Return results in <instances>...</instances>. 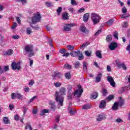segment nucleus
I'll list each match as a JSON object with an SVG mask.
<instances>
[{
	"label": "nucleus",
	"mask_w": 130,
	"mask_h": 130,
	"mask_svg": "<svg viewBox=\"0 0 130 130\" xmlns=\"http://www.w3.org/2000/svg\"><path fill=\"white\" fill-rule=\"evenodd\" d=\"M64 95H67V91H66V88L60 87L59 92L56 91L55 92V100L58 103L60 106H63V100H64V97L62 96Z\"/></svg>",
	"instance_id": "1"
},
{
	"label": "nucleus",
	"mask_w": 130,
	"mask_h": 130,
	"mask_svg": "<svg viewBox=\"0 0 130 130\" xmlns=\"http://www.w3.org/2000/svg\"><path fill=\"white\" fill-rule=\"evenodd\" d=\"M77 87L78 89L75 90L73 93V96L76 97V98H80L82 96V94H83V92H84V89L82 88V86L81 84L78 85Z\"/></svg>",
	"instance_id": "2"
},
{
	"label": "nucleus",
	"mask_w": 130,
	"mask_h": 130,
	"mask_svg": "<svg viewBox=\"0 0 130 130\" xmlns=\"http://www.w3.org/2000/svg\"><path fill=\"white\" fill-rule=\"evenodd\" d=\"M91 19L93 22V25H97V24L99 23L100 20H101L100 16L96 13H91Z\"/></svg>",
	"instance_id": "3"
},
{
	"label": "nucleus",
	"mask_w": 130,
	"mask_h": 130,
	"mask_svg": "<svg viewBox=\"0 0 130 130\" xmlns=\"http://www.w3.org/2000/svg\"><path fill=\"white\" fill-rule=\"evenodd\" d=\"M41 21V16H40V13L37 12V14H34L33 17H31V22L30 24L36 25L37 22H40Z\"/></svg>",
	"instance_id": "4"
},
{
	"label": "nucleus",
	"mask_w": 130,
	"mask_h": 130,
	"mask_svg": "<svg viewBox=\"0 0 130 130\" xmlns=\"http://www.w3.org/2000/svg\"><path fill=\"white\" fill-rule=\"evenodd\" d=\"M24 51H25L26 53H29V57H32L34 55V52H33V45H27L25 46Z\"/></svg>",
	"instance_id": "5"
},
{
	"label": "nucleus",
	"mask_w": 130,
	"mask_h": 130,
	"mask_svg": "<svg viewBox=\"0 0 130 130\" xmlns=\"http://www.w3.org/2000/svg\"><path fill=\"white\" fill-rule=\"evenodd\" d=\"M23 95L21 94L20 93H12L11 94V98L12 99H19V100H23Z\"/></svg>",
	"instance_id": "6"
},
{
	"label": "nucleus",
	"mask_w": 130,
	"mask_h": 130,
	"mask_svg": "<svg viewBox=\"0 0 130 130\" xmlns=\"http://www.w3.org/2000/svg\"><path fill=\"white\" fill-rule=\"evenodd\" d=\"M11 68L13 71H16V70L20 71V70H21V66H20L19 62H13L11 64Z\"/></svg>",
	"instance_id": "7"
},
{
	"label": "nucleus",
	"mask_w": 130,
	"mask_h": 130,
	"mask_svg": "<svg viewBox=\"0 0 130 130\" xmlns=\"http://www.w3.org/2000/svg\"><path fill=\"white\" fill-rule=\"evenodd\" d=\"M74 26H75V24L74 23L66 24L63 26V31H64L65 32H69V31H71L72 27H74Z\"/></svg>",
	"instance_id": "8"
},
{
	"label": "nucleus",
	"mask_w": 130,
	"mask_h": 130,
	"mask_svg": "<svg viewBox=\"0 0 130 130\" xmlns=\"http://www.w3.org/2000/svg\"><path fill=\"white\" fill-rule=\"evenodd\" d=\"M79 30L80 31V32H82V33H85V34H89L90 32L89 29H88L87 27H86V26H85V25H82L80 27Z\"/></svg>",
	"instance_id": "9"
},
{
	"label": "nucleus",
	"mask_w": 130,
	"mask_h": 130,
	"mask_svg": "<svg viewBox=\"0 0 130 130\" xmlns=\"http://www.w3.org/2000/svg\"><path fill=\"white\" fill-rule=\"evenodd\" d=\"M108 82H110V84L112 87H115V82H114V79L111 76H108L107 77Z\"/></svg>",
	"instance_id": "10"
},
{
	"label": "nucleus",
	"mask_w": 130,
	"mask_h": 130,
	"mask_svg": "<svg viewBox=\"0 0 130 130\" xmlns=\"http://www.w3.org/2000/svg\"><path fill=\"white\" fill-rule=\"evenodd\" d=\"M118 45L116 42H111L109 45V49L110 50H114L116 47H117Z\"/></svg>",
	"instance_id": "11"
},
{
	"label": "nucleus",
	"mask_w": 130,
	"mask_h": 130,
	"mask_svg": "<svg viewBox=\"0 0 130 130\" xmlns=\"http://www.w3.org/2000/svg\"><path fill=\"white\" fill-rule=\"evenodd\" d=\"M59 52L61 54H63L62 55L63 57H64V56H66V57L70 56V53L69 52L66 53L67 52V49H60L59 50Z\"/></svg>",
	"instance_id": "12"
},
{
	"label": "nucleus",
	"mask_w": 130,
	"mask_h": 130,
	"mask_svg": "<svg viewBox=\"0 0 130 130\" xmlns=\"http://www.w3.org/2000/svg\"><path fill=\"white\" fill-rule=\"evenodd\" d=\"M52 77L53 78L54 80H55V78H58V79H60V78L62 77V74L58 72H55L52 75Z\"/></svg>",
	"instance_id": "13"
},
{
	"label": "nucleus",
	"mask_w": 130,
	"mask_h": 130,
	"mask_svg": "<svg viewBox=\"0 0 130 130\" xmlns=\"http://www.w3.org/2000/svg\"><path fill=\"white\" fill-rule=\"evenodd\" d=\"M80 53V50H77V51H72L70 52V55L72 57H77V56H79Z\"/></svg>",
	"instance_id": "14"
},
{
	"label": "nucleus",
	"mask_w": 130,
	"mask_h": 130,
	"mask_svg": "<svg viewBox=\"0 0 130 130\" xmlns=\"http://www.w3.org/2000/svg\"><path fill=\"white\" fill-rule=\"evenodd\" d=\"M116 66L118 67V69H121V68L123 69V70H126V66H125V64L124 63H121L120 62H116Z\"/></svg>",
	"instance_id": "15"
},
{
	"label": "nucleus",
	"mask_w": 130,
	"mask_h": 130,
	"mask_svg": "<svg viewBox=\"0 0 130 130\" xmlns=\"http://www.w3.org/2000/svg\"><path fill=\"white\" fill-rule=\"evenodd\" d=\"M104 119H106V117H105V115H98V118H96V121H102V120H104Z\"/></svg>",
	"instance_id": "16"
},
{
	"label": "nucleus",
	"mask_w": 130,
	"mask_h": 130,
	"mask_svg": "<svg viewBox=\"0 0 130 130\" xmlns=\"http://www.w3.org/2000/svg\"><path fill=\"white\" fill-rule=\"evenodd\" d=\"M106 107V101L105 100H102L100 103L99 108L103 109Z\"/></svg>",
	"instance_id": "17"
},
{
	"label": "nucleus",
	"mask_w": 130,
	"mask_h": 130,
	"mask_svg": "<svg viewBox=\"0 0 130 130\" xmlns=\"http://www.w3.org/2000/svg\"><path fill=\"white\" fill-rule=\"evenodd\" d=\"M89 17H90L89 13H86L83 15V20L85 23H87L88 22V20H89Z\"/></svg>",
	"instance_id": "18"
},
{
	"label": "nucleus",
	"mask_w": 130,
	"mask_h": 130,
	"mask_svg": "<svg viewBox=\"0 0 130 130\" xmlns=\"http://www.w3.org/2000/svg\"><path fill=\"white\" fill-rule=\"evenodd\" d=\"M49 112H50V110L49 109H44L41 112L40 115L41 116H43L45 113H49Z\"/></svg>",
	"instance_id": "19"
},
{
	"label": "nucleus",
	"mask_w": 130,
	"mask_h": 130,
	"mask_svg": "<svg viewBox=\"0 0 130 130\" xmlns=\"http://www.w3.org/2000/svg\"><path fill=\"white\" fill-rule=\"evenodd\" d=\"M102 77V73H99L95 78V82L98 83H99V82H101Z\"/></svg>",
	"instance_id": "20"
},
{
	"label": "nucleus",
	"mask_w": 130,
	"mask_h": 130,
	"mask_svg": "<svg viewBox=\"0 0 130 130\" xmlns=\"http://www.w3.org/2000/svg\"><path fill=\"white\" fill-rule=\"evenodd\" d=\"M62 18L63 20H69V13L64 12L62 14Z\"/></svg>",
	"instance_id": "21"
},
{
	"label": "nucleus",
	"mask_w": 130,
	"mask_h": 130,
	"mask_svg": "<svg viewBox=\"0 0 130 130\" xmlns=\"http://www.w3.org/2000/svg\"><path fill=\"white\" fill-rule=\"evenodd\" d=\"M73 66L75 69H80V67L81 66V62L79 61H77L73 64Z\"/></svg>",
	"instance_id": "22"
},
{
	"label": "nucleus",
	"mask_w": 130,
	"mask_h": 130,
	"mask_svg": "<svg viewBox=\"0 0 130 130\" xmlns=\"http://www.w3.org/2000/svg\"><path fill=\"white\" fill-rule=\"evenodd\" d=\"M112 99H114V95L113 94L110 95L108 97H107L105 99L106 101H108V102H109L112 100Z\"/></svg>",
	"instance_id": "23"
},
{
	"label": "nucleus",
	"mask_w": 130,
	"mask_h": 130,
	"mask_svg": "<svg viewBox=\"0 0 130 130\" xmlns=\"http://www.w3.org/2000/svg\"><path fill=\"white\" fill-rule=\"evenodd\" d=\"M102 51L100 50L96 51L95 52V55L97 57L101 59L102 58V54L101 53Z\"/></svg>",
	"instance_id": "24"
},
{
	"label": "nucleus",
	"mask_w": 130,
	"mask_h": 130,
	"mask_svg": "<svg viewBox=\"0 0 130 130\" xmlns=\"http://www.w3.org/2000/svg\"><path fill=\"white\" fill-rule=\"evenodd\" d=\"M13 53H14V51L12 49H9L6 52L5 55L10 56L12 55Z\"/></svg>",
	"instance_id": "25"
},
{
	"label": "nucleus",
	"mask_w": 130,
	"mask_h": 130,
	"mask_svg": "<svg viewBox=\"0 0 130 130\" xmlns=\"http://www.w3.org/2000/svg\"><path fill=\"white\" fill-rule=\"evenodd\" d=\"M3 121L5 124H9L10 123V120H9V117H3Z\"/></svg>",
	"instance_id": "26"
},
{
	"label": "nucleus",
	"mask_w": 130,
	"mask_h": 130,
	"mask_svg": "<svg viewBox=\"0 0 130 130\" xmlns=\"http://www.w3.org/2000/svg\"><path fill=\"white\" fill-rule=\"evenodd\" d=\"M111 35H109L106 37V42H109V43H110L111 41H112V38L111 37Z\"/></svg>",
	"instance_id": "27"
},
{
	"label": "nucleus",
	"mask_w": 130,
	"mask_h": 130,
	"mask_svg": "<svg viewBox=\"0 0 130 130\" xmlns=\"http://www.w3.org/2000/svg\"><path fill=\"white\" fill-rule=\"evenodd\" d=\"M68 93H72L73 91V86L71 85H68L67 86Z\"/></svg>",
	"instance_id": "28"
},
{
	"label": "nucleus",
	"mask_w": 130,
	"mask_h": 130,
	"mask_svg": "<svg viewBox=\"0 0 130 130\" xmlns=\"http://www.w3.org/2000/svg\"><path fill=\"white\" fill-rule=\"evenodd\" d=\"M118 104L117 103H115L112 106V108L113 110H117L118 109Z\"/></svg>",
	"instance_id": "29"
},
{
	"label": "nucleus",
	"mask_w": 130,
	"mask_h": 130,
	"mask_svg": "<svg viewBox=\"0 0 130 130\" xmlns=\"http://www.w3.org/2000/svg\"><path fill=\"white\" fill-rule=\"evenodd\" d=\"M91 108V105H90L89 104H87L86 105H84L83 107H82V109H90Z\"/></svg>",
	"instance_id": "30"
},
{
	"label": "nucleus",
	"mask_w": 130,
	"mask_h": 130,
	"mask_svg": "<svg viewBox=\"0 0 130 130\" xmlns=\"http://www.w3.org/2000/svg\"><path fill=\"white\" fill-rule=\"evenodd\" d=\"M91 97L93 99H96V98L98 97V92L96 91H94L91 94Z\"/></svg>",
	"instance_id": "31"
},
{
	"label": "nucleus",
	"mask_w": 130,
	"mask_h": 130,
	"mask_svg": "<svg viewBox=\"0 0 130 130\" xmlns=\"http://www.w3.org/2000/svg\"><path fill=\"white\" fill-rule=\"evenodd\" d=\"M65 78L67 79V80H71V78L72 77L71 76V73L68 72L64 74Z\"/></svg>",
	"instance_id": "32"
},
{
	"label": "nucleus",
	"mask_w": 130,
	"mask_h": 130,
	"mask_svg": "<svg viewBox=\"0 0 130 130\" xmlns=\"http://www.w3.org/2000/svg\"><path fill=\"white\" fill-rule=\"evenodd\" d=\"M62 11V8L61 7H59L56 10V12L58 16H60V14L61 13V11Z\"/></svg>",
	"instance_id": "33"
},
{
	"label": "nucleus",
	"mask_w": 130,
	"mask_h": 130,
	"mask_svg": "<svg viewBox=\"0 0 130 130\" xmlns=\"http://www.w3.org/2000/svg\"><path fill=\"white\" fill-rule=\"evenodd\" d=\"M32 23H30L29 25H30V26L31 27V28H32L34 29V30H39V29H40V27H39V26L38 25H36L35 26H33L32 25Z\"/></svg>",
	"instance_id": "34"
},
{
	"label": "nucleus",
	"mask_w": 130,
	"mask_h": 130,
	"mask_svg": "<svg viewBox=\"0 0 130 130\" xmlns=\"http://www.w3.org/2000/svg\"><path fill=\"white\" fill-rule=\"evenodd\" d=\"M130 15L129 14H123L121 16V19H126V18H129Z\"/></svg>",
	"instance_id": "35"
},
{
	"label": "nucleus",
	"mask_w": 130,
	"mask_h": 130,
	"mask_svg": "<svg viewBox=\"0 0 130 130\" xmlns=\"http://www.w3.org/2000/svg\"><path fill=\"white\" fill-rule=\"evenodd\" d=\"M25 129L32 130L33 128H32V126L29 123H27L25 125Z\"/></svg>",
	"instance_id": "36"
},
{
	"label": "nucleus",
	"mask_w": 130,
	"mask_h": 130,
	"mask_svg": "<svg viewBox=\"0 0 130 130\" xmlns=\"http://www.w3.org/2000/svg\"><path fill=\"white\" fill-rule=\"evenodd\" d=\"M117 103L120 107H121L124 104V100L119 101Z\"/></svg>",
	"instance_id": "37"
},
{
	"label": "nucleus",
	"mask_w": 130,
	"mask_h": 130,
	"mask_svg": "<svg viewBox=\"0 0 130 130\" xmlns=\"http://www.w3.org/2000/svg\"><path fill=\"white\" fill-rule=\"evenodd\" d=\"M87 67H88V63H87V62H83V71H86L88 70V68Z\"/></svg>",
	"instance_id": "38"
},
{
	"label": "nucleus",
	"mask_w": 130,
	"mask_h": 130,
	"mask_svg": "<svg viewBox=\"0 0 130 130\" xmlns=\"http://www.w3.org/2000/svg\"><path fill=\"white\" fill-rule=\"evenodd\" d=\"M63 68L64 69H67V70H72V66L66 63L64 65Z\"/></svg>",
	"instance_id": "39"
},
{
	"label": "nucleus",
	"mask_w": 130,
	"mask_h": 130,
	"mask_svg": "<svg viewBox=\"0 0 130 130\" xmlns=\"http://www.w3.org/2000/svg\"><path fill=\"white\" fill-rule=\"evenodd\" d=\"M112 24H113V19H111L109 20L107 22V24L108 25V26H111V25H112Z\"/></svg>",
	"instance_id": "40"
},
{
	"label": "nucleus",
	"mask_w": 130,
	"mask_h": 130,
	"mask_svg": "<svg viewBox=\"0 0 130 130\" xmlns=\"http://www.w3.org/2000/svg\"><path fill=\"white\" fill-rule=\"evenodd\" d=\"M84 53L85 54V55H86V56H91V54H92V51H85L84 52Z\"/></svg>",
	"instance_id": "41"
},
{
	"label": "nucleus",
	"mask_w": 130,
	"mask_h": 130,
	"mask_svg": "<svg viewBox=\"0 0 130 130\" xmlns=\"http://www.w3.org/2000/svg\"><path fill=\"white\" fill-rule=\"evenodd\" d=\"M72 92H68L67 93V99L68 100H72Z\"/></svg>",
	"instance_id": "42"
},
{
	"label": "nucleus",
	"mask_w": 130,
	"mask_h": 130,
	"mask_svg": "<svg viewBox=\"0 0 130 130\" xmlns=\"http://www.w3.org/2000/svg\"><path fill=\"white\" fill-rule=\"evenodd\" d=\"M31 33H32V29H31L30 27H27L26 28V34L30 35Z\"/></svg>",
	"instance_id": "43"
},
{
	"label": "nucleus",
	"mask_w": 130,
	"mask_h": 130,
	"mask_svg": "<svg viewBox=\"0 0 130 130\" xmlns=\"http://www.w3.org/2000/svg\"><path fill=\"white\" fill-rule=\"evenodd\" d=\"M45 5L46 7H48V8H51L53 5L52 4V3L51 2H46Z\"/></svg>",
	"instance_id": "44"
},
{
	"label": "nucleus",
	"mask_w": 130,
	"mask_h": 130,
	"mask_svg": "<svg viewBox=\"0 0 130 130\" xmlns=\"http://www.w3.org/2000/svg\"><path fill=\"white\" fill-rule=\"evenodd\" d=\"M68 50H74L75 49V46L68 45L67 46Z\"/></svg>",
	"instance_id": "45"
},
{
	"label": "nucleus",
	"mask_w": 130,
	"mask_h": 130,
	"mask_svg": "<svg viewBox=\"0 0 130 130\" xmlns=\"http://www.w3.org/2000/svg\"><path fill=\"white\" fill-rule=\"evenodd\" d=\"M54 85L55 87H56V88H59V87L61 86V83H60L59 82H57L54 83Z\"/></svg>",
	"instance_id": "46"
},
{
	"label": "nucleus",
	"mask_w": 130,
	"mask_h": 130,
	"mask_svg": "<svg viewBox=\"0 0 130 130\" xmlns=\"http://www.w3.org/2000/svg\"><path fill=\"white\" fill-rule=\"evenodd\" d=\"M108 92H107V89L104 88L103 89V91H102V94H103V96H106V95H107V93Z\"/></svg>",
	"instance_id": "47"
},
{
	"label": "nucleus",
	"mask_w": 130,
	"mask_h": 130,
	"mask_svg": "<svg viewBox=\"0 0 130 130\" xmlns=\"http://www.w3.org/2000/svg\"><path fill=\"white\" fill-rule=\"evenodd\" d=\"M78 56L79 57L78 58L79 60H82V59H84V56L83 55V54L81 53V52Z\"/></svg>",
	"instance_id": "48"
},
{
	"label": "nucleus",
	"mask_w": 130,
	"mask_h": 130,
	"mask_svg": "<svg viewBox=\"0 0 130 130\" xmlns=\"http://www.w3.org/2000/svg\"><path fill=\"white\" fill-rule=\"evenodd\" d=\"M122 13L123 14H126L127 13V9H126V7H123L122 8Z\"/></svg>",
	"instance_id": "49"
},
{
	"label": "nucleus",
	"mask_w": 130,
	"mask_h": 130,
	"mask_svg": "<svg viewBox=\"0 0 130 130\" xmlns=\"http://www.w3.org/2000/svg\"><path fill=\"white\" fill-rule=\"evenodd\" d=\"M89 44H90V42H86V43L83 44L82 45V46H80V47H81V48L86 47H87V46H88Z\"/></svg>",
	"instance_id": "50"
},
{
	"label": "nucleus",
	"mask_w": 130,
	"mask_h": 130,
	"mask_svg": "<svg viewBox=\"0 0 130 130\" xmlns=\"http://www.w3.org/2000/svg\"><path fill=\"white\" fill-rule=\"evenodd\" d=\"M5 40V37L2 35H0V44L3 43Z\"/></svg>",
	"instance_id": "51"
},
{
	"label": "nucleus",
	"mask_w": 130,
	"mask_h": 130,
	"mask_svg": "<svg viewBox=\"0 0 130 130\" xmlns=\"http://www.w3.org/2000/svg\"><path fill=\"white\" fill-rule=\"evenodd\" d=\"M18 3H22V5L27 4V0H16Z\"/></svg>",
	"instance_id": "52"
},
{
	"label": "nucleus",
	"mask_w": 130,
	"mask_h": 130,
	"mask_svg": "<svg viewBox=\"0 0 130 130\" xmlns=\"http://www.w3.org/2000/svg\"><path fill=\"white\" fill-rule=\"evenodd\" d=\"M127 24H128V22L125 21L122 25V27H123V28H126L127 27Z\"/></svg>",
	"instance_id": "53"
},
{
	"label": "nucleus",
	"mask_w": 130,
	"mask_h": 130,
	"mask_svg": "<svg viewBox=\"0 0 130 130\" xmlns=\"http://www.w3.org/2000/svg\"><path fill=\"white\" fill-rule=\"evenodd\" d=\"M37 98V96L35 95L34 97H32L28 102V103H31V102H33Z\"/></svg>",
	"instance_id": "54"
},
{
	"label": "nucleus",
	"mask_w": 130,
	"mask_h": 130,
	"mask_svg": "<svg viewBox=\"0 0 130 130\" xmlns=\"http://www.w3.org/2000/svg\"><path fill=\"white\" fill-rule=\"evenodd\" d=\"M84 12H85V8H81L78 10V13L79 14L81 13H84Z\"/></svg>",
	"instance_id": "55"
},
{
	"label": "nucleus",
	"mask_w": 130,
	"mask_h": 130,
	"mask_svg": "<svg viewBox=\"0 0 130 130\" xmlns=\"http://www.w3.org/2000/svg\"><path fill=\"white\" fill-rule=\"evenodd\" d=\"M10 71V67L9 66L4 67V72H9Z\"/></svg>",
	"instance_id": "56"
},
{
	"label": "nucleus",
	"mask_w": 130,
	"mask_h": 130,
	"mask_svg": "<svg viewBox=\"0 0 130 130\" xmlns=\"http://www.w3.org/2000/svg\"><path fill=\"white\" fill-rule=\"evenodd\" d=\"M69 112L70 113V114H71V115H74V114L76 113V111L72 109V110H70V111H69Z\"/></svg>",
	"instance_id": "57"
},
{
	"label": "nucleus",
	"mask_w": 130,
	"mask_h": 130,
	"mask_svg": "<svg viewBox=\"0 0 130 130\" xmlns=\"http://www.w3.org/2000/svg\"><path fill=\"white\" fill-rule=\"evenodd\" d=\"M30 90V88L28 86H25L24 87V92L26 93H28L29 92V90Z\"/></svg>",
	"instance_id": "58"
},
{
	"label": "nucleus",
	"mask_w": 130,
	"mask_h": 130,
	"mask_svg": "<svg viewBox=\"0 0 130 130\" xmlns=\"http://www.w3.org/2000/svg\"><path fill=\"white\" fill-rule=\"evenodd\" d=\"M35 82L34 80H31L30 82L28 83L29 86H32L35 84Z\"/></svg>",
	"instance_id": "59"
},
{
	"label": "nucleus",
	"mask_w": 130,
	"mask_h": 130,
	"mask_svg": "<svg viewBox=\"0 0 130 130\" xmlns=\"http://www.w3.org/2000/svg\"><path fill=\"white\" fill-rule=\"evenodd\" d=\"M14 119L15 120L18 121L20 119V117H19V115L16 114L14 116Z\"/></svg>",
	"instance_id": "60"
},
{
	"label": "nucleus",
	"mask_w": 130,
	"mask_h": 130,
	"mask_svg": "<svg viewBox=\"0 0 130 130\" xmlns=\"http://www.w3.org/2000/svg\"><path fill=\"white\" fill-rule=\"evenodd\" d=\"M12 38L13 39H19V38H20V36H19V35H14L13 36Z\"/></svg>",
	"instance_id": "61"
},
{
	"label": "nucleus",
	"mask_w": 130,
	"mask_h": 130,
	"mask_svg": "<svg viewBox=\"0 0 130 130\" xmlns=\"http://www.w3.org/2000/svg\"><path fill=\"white\" fill-rule=\"evenodd\" d=\"M68 10H69V12L70 13H71L72 14H73L74 12H75V10L73 8H70Z\"/></svg>",
	"instance_id": "62"
},
{
	"label": "nucleus",
	"mask_w": 130,
	"mask_h": 130,
	"mask_svg": "<svg viewBox=\"0 0 130 130\" xmlns=\"http://www.w3.org/2000/svg\"><path fill=\"white\" fill-rule=\"evenodd\" d=\"M72 103H69V107H68V111H70L71 110H72Z\"/></svg>",
	"instance_id": "63"
},
{
	"label": "nucleus",
	"mask_w": 130,
	"mask_h": 130,
	"mask_svg": "<svg viewBox=\"0 0 130 130\" xmlns=\"http://www.w3.org/2000/svg\"><path fill=\"white\" fill-rule=\"evenodd\" d=\"M60 118V117L59 116V115H57L56 117V122H59Z\"/></svg>",
	"instance_id": "64"
}]
</instances>
